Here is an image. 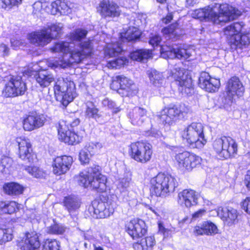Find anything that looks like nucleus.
<instances>
[{"label":"nucleus","mask_w":250,"mask_h":250,"mask_svg":"<svg viewBox=\"0 0 250 250\" xmlns=\"http://www.w3.org/2000/svg\"><path fill=\"white\" fill-rule=\"evenodd\" d=\"M71 5L65 0H56L51 3L52 13L54 15H68L72 12Z\"/></svg>","instance_id":"nucleus-31"},{"label":"nucleus","mask_w":250,"mask_h":250,"mask_svg":"<svg viewBox=\"0 0 250 250\" xmlns=\"http://www.w3.org/2000/svg\"><path fill=\"white\" fill-rule=\"evenodd\" d=\"M206 212V210L201 209L197 211L194 212L192 215V219L195 220L198 218L202 217Z\"/></svg>","instance_id":"nucleus-58"},{"label":"nucleus","mask_w":250,"mask_h":250,"mask_svg":"<svg viewBox=\"0 0 250 250\" xmlns=\"http://www.w3.org/2000/svg\"><path fill=\"white\" fill-rule=\"evenodd\" d=\"M41 245L39 236L35 232H28L25 234V238L20 242L18 247L21 250H36Z\"/></svg>","instance_id":"nucleus-24"},{"label":"nucleus","mask_w":250,"mask_h":250,"mask_svg":"<svg viewBox=\"0 0 250 250\" xmlns=\"http://www.w3.org/2000/svg\"><path fill=\"white\" fill-rule=\"evenodd\" d=\"M239 13L238 10L228 4L215 3L204 8L195 10L191 13V16L195 19L201 20L207 19L214 24H222L235 19L240 15Z\"/></svg>","instance_id":"nucleus-1"},{"label":"nucleus","mask_w":250,"mask_h":250,"mask_svg":"<svg viewBox=\"0 0 250 250\" xmlns=\"http://www.w3.org/2000/svg\"><path fill=\"white\" fill-rule=\"evenodd\" d=\"M53 52H62L63 54H70V58L66 62L63 67L74 63L80 62L86 56L92 53L93 45L91 41L88 40L77 46L74 42H61L56 43L51 48Z\"/></svg>","instance_id":"nucleus-2"},{"label":"nucleus","mask_w":250,"mask_h":250,"mask_svg":"<svg viewBox=\"0 0 250 250\" xmlns=\"http://www.w3.org/2000/svg\"><path fill=\"white\" fill-rule=\"evenodd\" d=\"M123 50L121 43L119 42L108 43L105 50V53L109 57H113L118 56Z\"/></svg>","instance_id":"nucleus-38"},{"label":"nucleus","mask_w":250,"mask_h":250,"mask_svg":"<svg viewBox=\"0 0 250 250\" xmlns=\"http://www.w3.org/2000/svg\"><path fill=\"white\" fill-rule=\"evenodd\" d=\"M89 210L93 211L96 218H104L110 215L109 209L106 208L105 203L98 201H94L92 203V207Z\"/></svg>","instance_id":"nucleus-32"},{"label":"nucleus","mask_w":250,"mask_h":250,"mask_svg":"<svg viewBox=\"0 0 250 250\" xmlns=\"http://www.w3.org/2000/svg\"><path fill=\"white\" fill-rule=\"evenodd\" d=\"M65 135L61 141L71 145L79 143L82 139V137L70 131L67 132V134Z\"/></svg>","instance_id":"nucleus-42"},{"label":"nucleus","mask_w":250,"mask_h":250,"mask_svg":"<svg viewBox=\"0 0 250 250\" xmlns=\"http://www.w3.org/2000/svg\"><path fill=\"white\" fill-rule=\"evenodd\" d=\"M126 62L127 59L125 57L118 58L108 62L106 66L109 68L118 69L125 64Z\"/></svg>","instance_id":"nucleus-46"},{"label":"nucleus","mask_w":250,"mask_h":250,"mask_svg":"<svg viewBox=\"0 0 250 250\" xmlns=\"http://www.w3.org/2000/svg\"><path fill=\"white\" fill-rule=\"evenodd\" d=\"M86 118L90 120L93 119L100 124L104 122V117L100 111L99 109L92 102H88L86 104V108L84 112Z\"/></svg>","instance_id":"nucleus-29"},{"label":"nucleus","mask_w":250,"mask_h":250,"mask_svg":"<svg viewBox=\"0 0 250 250\" xmlns=\"http://www.w3.org/2000/svg\"><path fill=\"white\" fill-rule=\"evenodd\" d=\"M176 24H172L167 27L163 29L162 32L164 34H169L172 35H176L177 33Z\"/></svg>","instance_id":"nucleus-55"},{"label":"nucleus","mask_w":250,"mask_h":250,"mask_svg":"<svg viewBox=\"0 0 250 250\" xmlns=\"http://www.w3.org/2000/svg\"><path fill=\"white\" fill-rule=\"evenodd\" d=\"M218 215L229 226H231L236 221L238 216L237 210L231 207L219 208Z\"/></svg>","instance_id":"nucleus-28"},{"label":"nucleus","mask_w":250,"mask_h":250,"mask_svg":"<svg viewBox=\"0 0 250 250\" xmlns=\"http://www.w3.org/2000/svg\"><path fill=\"white\" fill-rule=\"evenodd\" d=\"M149 135L155 138L158 139L162 137V134L161 132L159 130L154 128H152L150 131Z\"/></svg>","instance_id":"nucleus-59"},{"label":"nucleus","mask_w":250,"mask_h":250,"mask_svg":"<svg viewBox=\"0 0 250 250\" xmlns=\"http://www.w3.org/2000/svg\"><path fill=\"white\" fill-rule=\"evenodd\" d=\"M17 208V204L14 201L0 202V213L12 214Z\"/></svg>","instance_id":"nucleus-41"},{"label":"nucleus","mask_w":250,"mask_h":250,"mask_svg":"<svg viewBox=\"0 0 250 250\" xmlns=\"http://www.w3.org/2000/svg\"><path fill=\"white\" fill-rule=\"evenodd\" d=\"M57 128L59 139L62 140V138L65 137V135H66L67 132L69 131V130L68 129L65 122L63 121L59 122Z\"/></svg>","instance_id":"nucleus-52"},{"label":"nucleus","mask_w":250,"mask_h":250,"mask_svg":"<svg viewBox=\"0 0 250 250\" xmlns=\"http://www.w3.org/2000/svg\"><path fill=\"white\" fill-rule=\"evenodd\" d=\"M37 82L42 87L48 86L54 81V78L48 72L42 70L39 71L36 75Z\"/></svg>","instance_id":"nucleus-34"},{"label":"nucleus","mask_w":250,"mask_h":250,"mask_svg":"<svg viewBox=\"0 0 250 250\" xmlns=\"http://www.w3.org/2000/svg\"><path fill=\"white\" fill-rule=\"evenodd\" d=\"M25 170L30 175L37 178L43 177L44 176L43 172L37 167H28L25 168Z\"/></svg>","instance_id":"nucleus-51"},{"label":"nucleus","mask_w":250,"mask_h":250,"mask_svg":"<svg viewBox=\"0 0 250 250\" xmlns=\"http://www.w3.org/2000/svg\"><path fill=\"white\" fill-rule=\"evenodd\" d=\"M127 233L134 240L144 236L147 232V227L146 223L142 219H133L128 222L125 226Z\"/></svg>","instance_id":"nucleus-16"},{"label":"nucleus","mask_w":250,"mask_h":250,"mask_svg":"<svg viewBox=\"0 0 250 250\" xmlns=\"http://www.w3.org/2000/svg\"><path fill=\"white\" fill-rule=\"evenodd\" d=\"M218 229L216 226L210 221H205L194 228V233L199 235H213L216 234Z\"/></svg>","instance_id":"nucleus-30"},{"label":"nucleus","mask_w":250,"mask_h":250,"mask_svg":"<svg viewBox=\"0 0 250 250\" xmlns=\"http://www.w3.org/2000/svg\"><path fill=\"white\" fill-rule=\"evenodd\" d=\"M175 159L180 168L188 171L200 165L202 160L199 156L188 151L178 153L175 155Z\"/></svg>","instance_id":"nucleus-14"},{"label":"nucleus","mask_w":250,"mask_h":250,"mask_svg":"<svg viewBox=\"0 0 250 250\" xmlns=\"http://www.w3.org/2000/svg\"><path fill=\"white\" fill-rule=\"evenodd\" d=\"M73 163V158L66 155L56 157L53 164V172L60 175L66 173L70 168Z\"/></svg>","instance_id":"nucleus-23"},{"label":"nucleus","mask_w":250,"mask_h":250,"mask_svg":"<svg viewBox=\"0 0 250 250\" xmlns=\"http://www.w3.org/2000/svg\"><path fill=\"white\" fill-rule=\"evenodd\" d=\"M152 147L146 142L138 141L129 146V154L132 159L142 164L149 162L152 155Z\"/></svg>","instance_id":"nucleus-8"},{"label":"nucleus","mask_w":250,"mask_h":250,"mask_svg":"<svg viewBox=\"0 0 250 250\" xmlns=\"http://www.w3.org/2000/svg\"><path fill=\"white\" fill-rule=\"evenodd\" d=\"M151 57V51L146 49L137 50L130 54L132 60L139 62H144Z\"/></svg>","instance_id":"nucleus-39"},{"label":"nucleus","mask_w":250,"mask_h":250,"mask_svg":"<svg viewBox=\"0 0 250 250\" xmlns=\"http://www.w3.org/2000/svg\"><path fill=\"white\" fill-rule=\"evenodd\" d=\"M100 168L99 166L94 165L81 172L78 179L79 184L85 188L90 186L98 192L105 191L106 177L101 173Z\"/></svg>","instance_id":"nucleus-4"},{"label":"nucleus","mask_w":250,"mask_h":250,"mask_svg":"<svg viewBox=\"0 0 250 250\" xmlns=\"http://www.w3.org/2000/svg\"><path fill=\"white\" fill-rule=\"evenodd\" d=\"M245 180L248 188L250 189V169L247 171Z\"/></svg>","instance_id":"nucleus-63"},{"label":"nucleus","mask_w":250,"mask_h":250,"mask_svg":"<svg viewBox=\"0 0 250 250\" xmlns=\"http://www.w3.org/2000/svg\"><path fill=\"white\" fill-rule=\"evenodd\" d=\"M150 83L154 86L161 87L163 86L165 78L162 73L155 69H150L147 71Z\"/></svg>","instance_id":"nucleus-33"},{"label":"nucleus","mask_w":250,"mask_h":250,"mask_svg":"<svg viewBox=\"0 0 250 250\" xmlns=\"http://www.w3.org/2000/svg\"><path fill=\"white\" fill-rule=\"evenodd\" d=\"M198 198L199 195L194 190L184 189L178 193V202L181 206L190 208L198 204Z\"/></svg>","instance_id":"nucleus-22"},{"label":"nucleus","mask_w":250,"mask_h":250,"mask_svg":"<svg viewBox=\"0 0 250 250\" xmlns=\"http://www.w3.org/2000/svg\"><path fill=\"white\" fill-rule=\"evenodd\" d=\"M13 160L7 156H2L0 160V171L6 173L10 171L13 165Z\"/></svg>","instance_id":"nucleus-43"},{"label":"nucleus","mask_w":250,"mask_h":250,"mask_svg":"<svg viewBox=\"0 0 250 250\" xmlns=\"http://www.w3.org/2000/svg\"><path fill=\"white\" fill-rule=\"evenodd\" d=\"M204 126L200 123L193 122L182 132V137L192 147L201 148L206 144Z\"/></svg>","instance_id":"nucleus-6"},{"label":"nucleus","mask_w":250,"mask_h":250,"mask_svg":"<svg viewBox=\"0 0 250 250\" xmlns=\"http://www.w3.org/2000/svg\"><path fill=\"white\" fill-rule=\"evenodd\" d=\"M11 43L12 46L15 47V48L17 47H19L21 44V42L20 40L11 39Z\"/></svg>","instance_id":"nucleus-61"},{"label":"nucleus","mask_w":250,"mask_h":250,"mask_svg":"<svg viewBox=\"0 0 250 250\" xmlns=\"http://www.w3.org/2000/svg\"><path fill=\"white\" fill-rule=\"evenodd\" d=\"M184 71L183 69L176 68L172 72V76L177 82V84L180 86L179 90L188 95L191 94L193 90L192 80L190 77L185 74Z\"/></svg>","instance_id":"nucleus-18"},{"label":"nucleus","mask_w":250,"mask_h":250,"mask_svg":"<svg viewBox=\"0 0 250 250\" xmlns=\"http://www.w3.org/2000/svg\"><path fill=\"white\" fill-rule=\"evenodd\" d=\"M97 12L102 18L118 17L121 15V10L117 3L110 0H103L97 8Z\"/></svg>","instance_id":"nucleus-17"},{"label":"nucleus","mask_w":250,"mask_h":250,"mask_svg":"<svg viewBox=\"0 0 250 250\" xmlns=\"http://www.w3.org/2000/svg\"><path fill=\"white\" fill-rule=\"evenodd\" d=\"M134 86L132 81L124 76H116L110 84L111 88L114 90L123 89L128 92L132 90Z\"/></svg>","instance_id":"nucleus-27"},{"label":"nucleus","mask_w":250,"mask_h":250,"mask_svg":"<svg viewBox=\"0 0 250 250\" xmlns=\"http://www.w3.org/2000/svg\"><path fill=\"white\" fill-rule=\"evenodd\" d=\"M198 85L206 91L213 92L219 88L220 81L218 79L211 78L208 73L202 72L199 77Z\"/></svg>","instance_id":"nucleus-21"},{"label":"nucleus","mask_w":250,"mask_h":250,"mask_svg":"<svg viewBox=\"0 0 250 250\" xmlns=\"http://www.w3.org/2000/svg\"><path fill=\"white\" fill-rule=\"evenodd\" d=\"M45 121V118L43 115L31 113L23 120V127L26 131H32L42 126Z\"/></svg>","instance_id":"nucleus-20"},{"label":"nucleus","mask_w":250,"mask_h":250,"mask_svg":"<svg viewBox=\"0 0 250 250\" xmlns=\"http://www.w3.org/2000/svg\"><path fill=\"white\" fill-rule=\"evenodd\" d=\"M102 147V144L100 143L91 142L86 145L83 148L85 149V150L92 156L98 149Z\"/></svg>","instance_id":"nucleus-49"},{"label":"nucleus","mask_w":250,"mask_h":250,"mask_svg":"<svg viewBox=\"0 0 250 250\" xmlns=\"http://www.w3.org/2000/svg\"><path fill=\"white\" fill-rule=\"evenodd\" d=\"M173 19V15L171 13L168 14L167 16L163 18L162 21L164 23L167 24L171 21Z\"/></svg>","instance_id":"nucleus-62"},{"label":"nucleus","mask_w":250,"mask_h":250,"mask_svg":"<svg viewBox=\"0 0 250 250\" xmlns=\"http://www.w3.org/2000/svg\"><path fill=\"white\" fill-rule=\"evenodd\" d=\"M196 1L195 0H186V6L187 7H190L193 6Z\"/></svg>","instance_id":"nucleus-64"},{"label":"nucleus","mask_w":250,"mask_h":250,"mask_svg":"<svg viewBox=\"0 0 250 250\" xmlns=\"http://www.w3.org/2000/svg\"><path fill=\"white\" fill-rule=\"evenodd\" d=\"M244 24L235 22L224 29L229 43L232 50L243 49L250 44V33L243 31Z\"/></svg>","instance_id":"nucleus-3"},{"label":"nucleus","mask_w":250,"mask_h":250,"mask_svg":"<svg viewBox=\"0 0 250 250\" xmlns=\"http://www.w3.org/2000/svg\"><path fill=\"white\" fill-rule=\"evenodd\" d=\"M131 179L130 177H124L120 178L117 184V188L121 192L124 191L130 185Z\"/></svg>","instance_id":"nucleus-48"},{"label":"nucleus","mask_w":250,"mask_h":250,"mask_svg":"<svg viewBox=\"0 0 250 250\" xmlns=\"http://www.w3.org/2000/svg\"><path fill=\"white\" fill-rule=\"evenodd\" d=\"M213 147L218 155L224 159L234 157L237 151V145L230 137L223 136L216 139L213 143Z\"/></svg>","instance_id":"nucleus-9"},{"label":"nucleus","mask_w":250,"mask_h":250,"mask_svg":"<svg viewBox=\"0 0 250 250\" xmlns=\"http://www.w3.org/2000/svg\"><path fill=\"white\" fill-rule=\"evenodd\" d=\"M63 203L65 209L69 212L71 218H76L81 203L79 199L74 196H66L64 197Z\"/></svg>","instance_id":"nucleus-26"},{"label":"nucleus","mask_w":250,"mask_h":250,"mask_svg":"<svg viewBox=\"0 0 250 250\" xmlns=\"http://www.w3.org/2000/svg\"><path fill=\"white\" fill-rule=\"evenodd\" d=\"M66 228L62 224L55 223L47 228V232L51 234H62L66 231Z\"/></svg>","instance_id":"nucleus-44"},{"label":"nucleus","mask_w":250,"mask_h":250,"mask_svg":"<svg viewBox=\"0 0 250 250\" xmlns=\"http://www.w3.org/2000/svg\"><path fill=\"white\" fill-rule=\"evenodd\" d=\"M155 244L156 241L154 236H150L141 239L140 242H138L136 245H140L142 250H152Z\"/></svg>","instance_id":"nucleus-40"},{"label":"nucleus","mask_w":250,"mask_h":250,"mask_svg":"<svg viewBox=\"0 0 250 250\" xmlns=\"http://www.w3.org/2000/svg\"><path fill=\"white\" fill-rule=\"evenodd\" d=\"M87 34V31L85 29L82 28L77 29L70 33L71 42H74L77 46H80V44L83 42H81V40L86 37Z\"/></svg>","instance_id":"nucleus-37"},{"label":"nucleus","mask_w":250,"mask_h":250,"mask_svg":"<svg viewBox=\"0 0 250 250\" xmlns=\"http://www.w3.org/2000/svg\"><path fill=\"white\" fill-rule=\"evenodd\" d=\"M62 28L61 24L51 25L47 28L32 33L30 35L31 42L37 46H44L58 37Z\"/></svg>","instance_id":"nucleus-7"},{"label":"nucleus","mask_w":250,"mask_h":250,"mask_svg":"<svg viewBox=\"0 0 250 250\" xmlns=\"http://www.w3.org/2000/svg\"><path fill=\"white\" fill-rule=\"evenodd\" d=\"M102 104L103 106L111 109L114 113H117L121 110L119 106H118L113 101L108 98H105L103 100Z\"/></svg>","instance_id":"nucleus-50"},{"label":"nucleus","mask_w":250,"mask_h":250,"mask_svg":"<svg viewBox=\"0 0 250 250\" xmlns=\"http://www.w3.org/2000/svg\"><path fill=\"white\" fill-rule=\"evenodd\" d=\"M161 41V37L158 35H152L150 38L149 41V43L152 46H157L159 44Z\"/></svg>","instance_id":"nucleus-56"},{"label":"nucleus","mask_w":250,"mask_h":250,"mask_svg":"<svg viewBox=\"0 0 250 250\" xmlns=\"http://www.w3.org/2000/svg\"><path fill=\"white\" fill-rule=\"evenodd\" d=\"M27 87L20 76H11L5 84L2 91V95L5 97H14L23 95Z\"/></svg>","instance_id":"nucleus-12"},{"label":"nucleus","mask_w":250,"mask_h":250,"mask_svg":"<svg viewBox=\"0 0 250 250\" xmlns=\"http://www.w3.org/2000/svg\"><path fill=\"white\" fill-rule=\"evenodd\" d=\"M74 84L73 82H66L63 79L58 80L54 86L57 100L66 106L73 100Z\"/></svg>","instance_id":"nucleus-10"},{"label":"nucleus","mask_w":250,"mask_h":250,"mask_svg":"<svg viewBox=\"0 0 250 250\" xmlns=\"http://www.w3.org/2000/svg\"><path fill=\"white\" fill-rule=\"evenodd\" d=\"M242 207L246 212L250 214V197L246 198L242 202Z\"/></svg>","instance_id":"nucleus-57"},{"label":"nucleus","mask_w":250,"mask_h":250,"mask_svg":"<svg viewBox=\"0 0 250 250\" xmlns=\"http://www.w3.org/2000/svg\"><path fill=\"white\" fill-rule=\"evenodd\" d=\"M140 35L141 32L137 28L130 27L125 33L121 34V38L123 42L125 40L131 42L139 39Z\"/></svg>","instance_id":"nucleus-36"},{"label":"nucleus","mask_w":250,"mask_h":250,"mask_svg":"<svg viewBox=\"0 0 250 250\" xmlns=\"http://www.w3.org/2000/svg\"><path fill=\"white\" fill-rule=\"evenodd\" d=\"M13 239L12 230L11 229H0V244L2 245Z\"/></svg>","instance_id":"nucleus-47"},{"label":"nucleus","mask_w":250,"mask_h":250,"mask_svg":"<svg viewBox=\"0 0 250 250\" xmlns=\"http://www.w3.org/2000/svg\"><path fill=\"white\" fill-rule=\"evenodd\" d=\"M148 111L145 108L135 106L128 113V117L133 125H141L147 119Z\"/></svg>","instance_id":"nucleus-25"},{"label":"nucleus","mask_w":250,"mask_h":250,"mask_svg":"<svg viewBox=\"0 0 250 250\" xmlns=\"http://www.w3.org/2000/svg\"><path fill=\"white\" fill-rule=\"evenodd\" d=\"M226 90L229 100L231 102L234 97H240L243 95L245 88L239 78L233 76L228 81Z\"/></svg>","instance_id":"nucleus-19"},{"label":"nucleus","mask_w":250,"mask_h":250,"mask_svg":"<svg viewBox=\"0 0 250 250\" xmlns=\"http://www.w3.org/2000/svg\"><path fill=\"white\" fill-rule=\"evenodd\" d=\"M3 3L2 8L9 9L14 6H18L21 3L22 0H0Z\"/></svg>","instance_id":"nucleus-54"},{"label":"nucleus","mask_w":250,"mask_h":250,"mask_svg":"<svg viewBox=\"0 0 250 250\" xmlns=\"http://www.w3.org/2000/svg\"><path fill=\"white\" fill-rule=\"evenodd\" d=\"M60 243L56 239H46L43 245L42 250H60Z\"/></svg>","instance_id":"nucleus-45"},{"label":"nucleus","mask_w":250,"mask_h":250,"mask_svg":"<svg viewBox=\"0 0 250 250\" xmlns=\"http://www.w3.org/2000/svg\"><path fill=\"white\" fill-rule=\"evenodd\" d=\"M3 188L5 193L9 195H18L21 194L24 190L22 186L15 182L6 183Z\"/></svg>","instance_id":"nucleus-35"},{"label":"nucleus","mask_w":250,"mask_h":250,"mask_svg":"<svg viewBox=\"0 0 250 250\" xmlns=\"http://www.w3.org/2000/svg\"><path fill=\"white\" fill-rule=\"evenodd\" d=\"M0 51L3 53V55H7L9 54V48L5 44L2 43L0 45Z\"/></svg>","instance_id":"nucleus-60"},{"label":"nucleus","mask_w":250,"mask_h":250,"mask_svg":"<svg viewBox=\"0 0 250 250\" xmlns=\"http://www.w3.org/2000/svg\"><path fill=\"white\" fill-rule=\"evenodd\" d=\"M161 56L164 58H177L190 61L193 60L195 51L191 48H185L179 47L176 48L171 47H161Z\"/></svg>","instance_id":"nucleus-13"},{"label":"nucleus","mask_w":250,"mask_h":250,"mask_svg":"<svg viewBox=\"0 0 250 250\" xmlns=\"http://www.w3.org/2000/svg\"><path fill=\"white\" fill-rule=\"evenodd\" d=\"M188 109L185 105H176L170 104L165 107L157 115L158 120L163 124H172L181 115H184L188 112Z\"/></svg>","instance_id":"nucleus-11"},{"label":"nucleus","mask_w":250,"mask_h":250,"mask_svg":"<svg viewBox=\"0 0 250 250\" xmlns=\"http://www.w3.org/2000/svg\"><path fill=\"white\" fill-rule=\"evenodd\" d=\"M150 185L151 189L157 196H166L174 191L178 183L172 175L159 173L151 178Z\"/></svg>","instance_id":"nucleus-5"},{"label":"nucleus","mask_w":250,"mask_h":250,"mask_svg":"<svg viewBox=\"0 0 250 250\" xmlns=\"http://www.w3.org/2000/svg\"><path fill=\"white\" fill-rule=\"evenodd\" d=\"M19 146V157L26 163L36 161V155L33 152L32 145L28 139L19 137L16 139Z\"/></svg>","instance_id":"nucleus-15"},{"label":"nucleus","mask_w":250,"mask_h":250,"mask_svg":"<svg viewBox=\"0 0 250 250\" xmlns=\"http://www.w3.org/2000/svg\"><path fill=\"white\" fill-rule=\"evenodd\" d=\"M85 150V149L83 148L79 153V160L82 164H88L92 157V155Z\"/></svg>","instance_id":"nucleus-53"}]
</instances>
